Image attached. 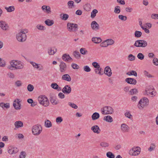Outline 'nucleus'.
Wrapping results in <instances>:
<instances>
[{"label": "nucleus", "mask_w": 158, "mask_h": 158, "mask_svg": "<svg viewBox=\"0 0 158 158\" xmlns=\"http://www.w3.org/2000/svg\"><path fill=\"white\" fill-rule=\"evenodd\" d=\"M137 57L139 59L143 60L144 59V56L142 53H139L137 54Z\"/></svg>", "instance_id": "nucleus-50"}, {"label": "nucleus", "mask_w": 158, "mask_h": 158, "mask_svg": "<svg viewBox=\"0 0 158 158\" xmlns=\"http://www.w3.org/2000/svg\"><path fill=\"white\" fill-rule=\"evenodd\" d=\"M73 54L74 57L77 59H79L81 57V55L79 52L76 51L74 52Z\"/></svg>", "instance_id": "nucleus-36"}, {"label": "nucleus", "mask_w": 158, "mask_h": 158, "mask_svg": "<svg viewBox=\"0 0 158 158\" xmlns=\"http://www.w3.org/2000/svg\"><path fill=\"white\" fill-rule=\"evenodd\" d=\"M18 151L19 150L16 147L13 146H9L8 148V152L10 155L16 154Z\"/></svg>", "instance_id": "nucleus-10"}, {"label": "nucleus", "mask_w": 158, "mask_h": 158, "mask_svg": "<svg viewBox=\"0 0 158 158\" xmlns=\"http://www.w3.org/2000/svg\"><path fill=\"white\" fill-rule=\"evenodd\" d=\"M6 66V62L1 58H0V67H4Z\"/></svg>", "instance_id": "nucleus-44"}, {"label": "nucleus", "mask_w": 158, "mask_h": 158, "mask_svg": "<svg viewBox=\"0 0 158 158\" xmlns=\"http://www.w3.org/2000/svg\"><path fill=\"white\" fill-rule=\"evenodd\" d=\"M106 40L108 45H112L114 43V41L111 39H108Z\"/></svg>", "instance_id": "nucleus-54"}, {"label": "nucleus", "mask_w": 158, "mask_h": 158, "mask_svg": "<svg viewBox=\"0 0 158 158\" xmlns=\"http://www.w3.org/2000/svg\"><path fill=\"white\" fill-rule=\"evenodd\" d=\"M100 117L99 114L97 112L94 113L91 116L92 119L93 120H95L98 119Z\"/></svg>", "instance_id": "nucleus-26"}, {"label": "nucleus", "mask_w": 158, "mask_h": 158, "mask_svg": "<svg viewBox=\"0 0 158 158\" xmlns=\"http://www.w3.org/2000/svg\"><path fill=\"white\" fill-rule=\"evenodd\" d=\"M147 42L144 40H136L134 45L137 47L145 48L147 45Z\"/></svg>", "instance_id": "nucleus-6"}, {"label": "nucleus", "mask_w": 158, "mask_h": 158, "mask_svg": "<svg viewBox=\"0 0 158 158\" xmlns=\"http://www.w3.org/2000/svg\"><path fill=\"white\" fill-rule=\"evenodd\" d=\"M44 126L46 127L49 128L52 126V124L49 120L47 119L45 121Z\"/></svg>", "instance_id": "nucleus-30"}, {"label": "nucleus", "mask_w": 158, "mask_h": 158, "mask_svg": "<svg viewBox=\"0 0 158 158\" xmlns=\"http://www.w3.org/2000/svg\"><path fill=\"white\" fill-rule=\"evenodd\" d=\"M98 12L96 9H94L91 13V17L92 18H94L96 15V14Z\"/></svg>", "instance_id": "nucleus-39"}, {"label": "nucleus", "mask_w": 158, "mask_h": 158, "mask_svg": "<svg viewBox=\"0 0 158 158\" xmlns=\"http://www.w3.org/2000/svg\"><path fill=\"white\" fill-rule=\"evenodd\" d=\"M17 61H18L13 60L10 62V64L12 66V67H13V68H15V69H16V66Z\"/></svg>", "instance_id": "nucleus-41"}, {"label": "nucleus", "mask_w": 158, "mask_h": 158, "mask_svg": "<svg viewBox=\"0 0 158 158\" xmlns=\"http://www.w3.org/2000/svg\"><path fill=\"white\" fill-rule=\"evenodd\" d=\"M107 41L106 40L101 43L100 44V46L102 47H106L108 46Z\"/></svg>", "instance_id": "nucleus-46"}, {"label": "nucleus", "mask_w": 158, "mask_h": 158, "mask_svg": "<svg viewBox=\"0 0 158 158\" xmlns=\"http://www.w3.org/2000/svg\"><path fill=\"white\" fill-rule=\"evenodd\" d=\"M0 27L4 31H8L9 28L7 23L3 20L0 21Z\"/></svg>", "instance_id": "nucleus-9"}, {"label": "nucleus", "mask_w": 158, "mask_h": 158, "mask_svg": "<svg viewBox=\"0 0 158 158\" xmlns=\"http://www.w3.org/2000/svg\"><path fill=\"white\" fill-rule=\"evenodd\" d=\"M100 145L101 147L104 148L108 147L109 146V144L108 143L104 142H101Z\"/></svg>", "instance_id": "nucleus-37"}, {"label": "nucleus", "mask_w": 158, "mask_h": 158, "mask_svg": "<svg viewBox=\"0 0 158 158\" xmlns=\"http://www.w3.org/2000/svg\"><path fill=\"white\" fill-rule=\"evenodd\" d=\"M60 70L61 73L65 72L67 69L66 64L64 62L61 61L59 65Z\"/></svg>", "instance_id": "nucleus-11"}, {"label": "nucleus", "mask_w": 158, "mask_h": 158, "mask_svg": "<svg viewBox=\"0 0 158 158\" xmlns=\"http://www.w3.org/2000/svg\"><path fill=\"white\" fill-rule=\"evenodd\" d=\"M106 156L109 158H114L115 156L111 152H108L106 153Z\"/></svg>", "instance_id": "nucleus-42"}, {"label": "nucleus", "mask_w": 158, "mask_h": 158, "mask_svg": "<svg viewBox=\"0 0 158 158\" xmlns=\"http://www.w3.org/2000/svg\"><path fill=\"white\" fill-rule=\"evenodd\" d=\"M92 42L96 44H99L102 41V40L100 37H94L92 39Z\"/></svg>", "instance_id": "nucleus-25"}, {"label": "nucleus", "mask_w": 158, "mask_h": 158, "mask_svg": "<svg viewBox=\"0 0 158 158\" xmlns=\"http://www.w3.org/2000/svg\"><path fill=\"white\" fill-rule=\"evenodd\" d=\"M50 100L53 105H56L58 103V101L56 100V97L54 96H50Z\"/></svg>", "instance_id": "nucleus-23"}, {"label": "nucleus", "mask_w": 158, "mask_h": 158, "mask_svg": "<svg viewBox=\"0 0 158 158\" xmlns=\"http://www.w3.org/2000/svg\"><path fill=\"white\" fill-rule=\"evenodd\" d=\"M0 106L3 108H6L7 109L9 108L10 105L9 103H5L3 102H1L0 103Z\"/></svg>", "instance_id": "nucleus-32"}, {"label": "nucleus", "mask_w": 158, "mask_h": 158, "mask_svg": "<svg viewBox=\"0 0 158 158\" xmlns=\"http://www.w3.org/2000/svg\"><path fill=\"white\" fill-rule=\"evenodd\" d=\"M91 130L94 133L97 134H99L101 132V130L98 125H94L91 128Z\"/></svg>", "instance_id": "nucleus-17"}, {"label": "nucleus", "mask_w": 158, "mask_h": 158, "mask_svg": "<svg viewBox=\"0 0 158 158\" xmlns=\"http://www.w3.org/2000/svg\"><path fill=\"white\" fill-rule=\"evenodd\" d=\"M5 9L7 10V12H10L14 11L15 10V7L14 6H10L8 7H5Z\"/></svg>", "instance_id": "nucleus-31"}, {"label": "nucleus", "mask_w": 158, "mask_h": 158, "mask_svg": "<svg viewBox=\"0 0 158 158\" xmlns=\"http://www.w3.org/2000/svg\"><path fill=\"white\" fill-rule=\"evenodd\" d=\"M36 27L37 29L40 30H44L45 29V27L41 25H38Z\"/></svg>", "instance_id": "nucleus-59"}, {"label": "nucleus", "mask_w": 158, "mask_h": 158, "mask_svg": "<svg viewBox=\"0 0 158 158\" xmlns=\"http://www.w3.org/2000/svg\"><path fill=\"white\" fill-rule=\"evenodd\" d=\"M143 73L144 75L147 77H152V76L151 74L149 73L147 71L145 70L143 72Z\"/></svg>", "instance_id": "nucleus-60"}, {"label": "nucleus", "mask_w": 158, "mask_h": 158, "mask_svg": "<svg viewBox=\"0 0 158 158\" xmlns=\"http://www.w3.org/2000/svg\"><path fill=\"white\" fill-rule=\"evenodd\" d=\"M30 63L33 65L34 68L37 69H39V66L38 64L33 61H30Z\"/></svg>", "instance_id": "nucleus-49"}, {"label": "nucleus", "mask_w": 158, "mask_h": 158, "mask_svg": "<svg viewBox=\"0 0 158 158\" xmlns=\"http://www.w3.org/2000/svg\"><path fill=\"white\" fill-rule=\"evenodd\" d=\"M34 89V87L32 85L30 84L28 85L27 86V89L28 91L31 92Z\"/></svg>", "instance_id": "nucleus-47"}, {"label": "nucleus", "mask_w": 158, "mask_h": 158, "mask_svg": "<svg viewBox=\"0 0 158 158\" xmlns=\"http://www.w3.org/2000/svg\"><path fill=\"white\" fill-rule=\"evenodd\" d=\"M114 12L116 14H119L120 12V7L119 6H117L114 8Z\"/></svg>", "instance_id": "nucleus-40"}, {"label": "nucleus", "mask_w": 158, "mask_h": 158, "mask_svg": "<svg viewBox=\"0 0 158 158\" xmlns=\"http://www.w3.org/2000/svg\"><path fill=\"white\" fill-rule=\"evenodd\" d=\"M22 83L20 81L18 80L16 81L15 82V85L17 87H19L22 85Z\"/></svg>", "instance_id": "nucleus-61"}, {"label": "nucleus", "mask_w": 158, "mask_h": 158, "mask_svg": "<svg viewBox=\"0 0 158 158\" xmlns=\"http://www.w3.org/2000/svg\"><path fill=\"white\" fill-rule=\"evenodd\" d=\"M104 72L105 74L109 77L111 76L112 74L111 69L109 66H106L105 68Z\"/></svg>", "instance_id": "nucleus-16"}, {"label": "nucleus", "mask_w": 158, "mask_h": 158, "mask_svg": "<svg viewBox=\"0 0 158 158\" xmlns=\"http://www.w3.org/2000/svg\"><path fill=\"white\" fill-rule=\"evenodd\" d=\"M91 27L92 28L95 30H97L99 29V26L98 23L95 21L91 22Z\"/></svg>", "instance_id": "nucleus-18"}, {"label": "nucleus", "mask_w": 158, "mask_h": 158, "mask_svg": "<svg viewBox=\"0 0 158 158\" xmlns=\"http://www.w3.org/2000/svg\"><path fill=\"white\" fill-rule=\"evenodd\" d=\"M38 100L40 104L44 106L47 107L49 105V101L45 96H39L38 97Z\"/></svg>", "instance_id": "nucleus-2"}, {"label": "nucleus", "mask_w": 158, "mask_h": 158, "mask_svg": "<svg viewBox=\"0 0 158 158\" xmlns=\"http://www.w3.org/2000/svg\"><path fill=\"white\" fill-rule=\"evenodd\" d=\"M42 9L48 14H50L51 12V8L49 6L44 5L42 7Z\"/></svg>", "instance_id": "nucleus-19"}, {"label": "nucleus", "mask_w": 158, "mask_h": 158, "mask_svg": "<svg viewBox=\"0 0 158 158\" xmlns=\"http://www.w3.org/2000/svg\"><path fill=\"white\" fill-rule=\"evenodd\" d=\"M153 63L154 65H158V59L156 58H154L153 60Z\"/></svg>", "instance_id": "nucleus-63"}, {"label": "nucleus", "mask_w": 158, "mask_h": 158, "mask_svg": "<svg viewBox=\"0 0 158 158\" xmlns=\"http://www.w3.org/2000/svg\"><path fill=\"white\" fill-rule=\"evenodd\" d=\"M121 129L123 132H127L129 131L130 127L127 124L123 123L121 125Z\"/></svg>", "instance_id": "nucleus-13"}, {"label": "nucleus", "mask_w": 158, "mask_h": 158, "mask_svg": "<svg viewBox=\"0 0 158 158\" xmlns=\"http://www.w3.org/2000/svg\"><path fill=\"white\" fill-rule=\"evenodd\" d=\"M45 23L48 26H51L54 23V22L52 20L47 19L44 21Z\"/></svg>", "instance_id": "nucleus-27"}, {"label": "nucleus", "mask_w": 158, "mask_h": 158, "mask_svg": "<svg viewBox=\"0 0 158 158\" xmlns=\"http://www.w3.org/2000/svg\"><path fill=\"white\" fill-rule=\"evenodd\" d=\"M62 19L64 20H67L69 18V15L67 14H62L60 15Z\"/></svg>", "instance_id": "nucleus-34"}, {"label": "nucleus", "mask_w": 158, "mask_h": 158, "mask_svg": "<svg viewBox=\"0 0 158 158\" xmlns=\"http://www.w3.org/2000/svg\"><path fill=\"white\" fill-rule=\"evenodd\" d=\"M92 65L95 68H99L100 67V65L96 62H94L92 63Z\"/></svg>", "instance_id": "nucleus-57"}, {"label": "nucleus", "mask_w": 158, "mask_h": 158, "mask_svg": "<svg viewBox=\"0 0 158 158\" xmlns=\"http://www.w3.org/2000/svg\"><path fill=\"white\" fill-rule=\"evenodd\" d=\"M48 53L50 55H53L56 52V49L53 48V49L50 48L48 49Z\"/></svg>", "instance_id": "nucleus-35"}, {"label": "nucleus", "mask_w": 158, "mask_h": 158, "mask_svg": "<svg viewBox=\"0 0 158 158\" xmlns=\"http://www.w3.org/2000/svg\"><path fill=\"white\" fill-rule=\"evenodd\" d=\"M140 148L139 147L132 148L129 151V154L131 156H137L140 152Z\"/></svg>", "instance_id": "nucleus-8"}, {"label": "nucleus", "mask_w": 158, "mask_h": 158, "mask_svg": "<svg viewBox=\"0 0 158 158\" xmlns=\"http://www.w3.org/2000/svg\"><path fill=\"white\" fill-rule=\"evenodd\" d=\"M125 81L128 83L133 85H135L137 83V81L135 79L131 78H127Z\"/></svg>", "instance_id": "nucleus-15"}, {"label": "nucleus", "mask_w": 158, "mask_h": 158, "mask_svg": "<svg viewBox=\"0 0 158 158\" xmlns=\"http://www.w3.org/2000/svg\"><path fill=\"white\" fill-rule=\"evenodd\" d=\"M142 35V33L140 31H136L135 32V37H140Z\"/></svg>", "instance_id": "nucleus-38"}, {"label": "nucleus", "mask_w": 158, "mask_h": 158, "mask_svg": "<svg viewBox=\"0 0 158 158\" xmlns=\"http://www.w3.org/2000/svg\"><path fill=\"white\" fill-rule=\"evenodd\" d=\"M63 121V119L61 117H58L56 119V121L57 123H60Z\"/></svg>", "instance_id": "nucleus-62"}, {"label": "nucleus", "mask_w": 158, "mask_h": 158, "mask_svg": "<svg viewBox=\"0 0 158 158\" xmlns=\"http://www.w3.org/2000/svg\"><path fill=\"white\" fill-rule=\"evenodd\" d=\"M91 6L89 4L87 3L83 6L84 9L86 11H89L91 9Z\"/></svg>", "instance_id": "nucleus-33"}, {"label": "nucleus", "mask_w": 158, "mask_h": 158, "mask_svg": "<svg viewBox=\"0 0 158 158\" xmlns=\"http://www.w3.org/2000/svg\"><path fill=\"white\" fill-rule=\"evenodd\" d=\"M68 104L69 106L74 109H77L78 107L77 106L73 103L69 102Z\"/></svg>", "instance_id": "nucleus-55"}, {"label": "nucleus", "mask_w": 158, "mask_h": 158, "mask_svg": "<svg viewBox=\"0 0 158 158\" xmlns=\"http://www.w3.org/2000/svg\"><path fill=\"white\" fill-rule=\"evenodd\" d=\"M67 27L70 31H76L78 28V26L77 24L68 23L67 24Z\"/></svg>", "instance_id": "nucleus-7"}, {"label": "nucleus", "mask_w": 158, "mask_h": 158, "mask_svg": "<svg viewBox=\"0 0 158 158\" xmlns=\"http://www.w3.org/2000/svg\"><path fill=\"white\" fill-rule=\"evenodd\" d=\"M83 69L85 71L87 72H89L91 71V69L87 65L84 66L83 67Z\"/></svg>", "instance_id": "nucleus-58"}, {"label": "nucleus", "mask_w": 158, "mask_h": 158, "mask_svg": "<svg viewBox=\"0 0 158 158\" xmlns=\"http://www.w3.org/2000/svg\"><path fill=\"white\" fill-rule=\"evenodd\" d=\"M62 80L68 81H70L71 80V77L68 74H65L63 75L62 77Z\"/></svg>", "instance_id": "nucleus-24"}, {"label": "nucleus", "mask_w": 158, "mask_h": 158, "mask_svg": "<svg viewBox=\"0 0 158 158\" xmlns=\"http://www.w3.org/2000/svg\"><path fill=\"white\" fill-rule=\"evenodd\" d=\"M26 156V152L24 151H22L20 153L19 158H25Z\"/></svg>", "instance_id": "nucleus-45"}, {"label": "nucleus", "mask_w": 158, "mask_h": 158, "mask_svg": "<svg viewBox=\"0 0 158 158\" xmlns=\"http://www.w3.org/2000/svg\"><path fill=\"white\" fill-rule=\"evenodd\" d=\"M71 66L74 69H78L79 68L78 65L75 63H72Z\"/></svg>", "instance_id": "nucleus-64"}, {"label": "nucleus", "mask_w": 158, "mask_h": 158, "mask_svg": "<svg viewBox=\"0 0 158 158\" xmlns=\"http://www.w3.org/2000/svg\"><path fill=\"white\" fill-rule=\"evenodd\" d=\"M150 88L146 89L145 90L146 94L148 95H150L152 97L154 96H155L156 94V92H154L151 89V91H149Z\"/></svg>", "instance_id": "nucleus-22"}, {"label": "nucleus", "mask_w": 158, "mask_h": 158, "mask_svg": "<svg viewBox=\"0 0 158 158\" xmlns=\"http://www.w3.org/2000/svg\"><path fill=\"white\" fill-rule=\"evenodd\" d=\"M20 101L19 99H17L15 100L13 103V106L16 110H20V109L21 104L20 103Z\"/></svg>", "instance_id": "nucleus-14"}, {"label": "nucleus", "mask_w": 158, "mask_h": 158, "mask_svg": "<svg viewBox=\"0 0 158 158\" xmlns=\"http://www.w3.org/2000/svg\"><path fill=\"white\" fill-rule=\"evenodd\" d=\"M148 103L149 100L148 98L144 97L139 101L138 104V108L140 109H142L145 106L148 105Z\"/></svg>", "instance_id": "nucleus-3"}, {"label": "nucleus", "mask_w": 158, "mask_h": 158, "mask_svg": "<svg viewBox=\"0 0 158 158\" xmlns=\"http://www.w3.org/2000/svg\"><path fill=\"white\" fill-rule=\"evenodd\" d=\"M62 92L65 94H69L71 91L70 86L68 85H66L62 90Z\"/></svg>", "instance_id": "nucleus-12"}, {"label": "nucleus", "mask_w": 158, "mask_h": 158, "mask_svg": "<svg viewBox=\"0 0 158 158\" xmlns=\"http://www.w3.org/2000/svg\"><path fill=\"white\" fill-rule=\"evenodd\" d=\"M28 32L27 29L21 30L19 33L16 35L18 40L20 42H23L26 40L27 38L26 34Z\"/></svg>", "instance_id": "nucleus-1"}, {"label": "nucleus", "mask_w": 158, "mask_h": 158, "mask_svg": "<svg viewBox=\"0 0 158 158\" xmlns=\"http://www.w3.org/2000/svg\"><path fill=\"white\" fill-rule=\"evenodd\" d=\"M15 69H22L23 68V65L20 61H18L17 62Z\"/></svg>", "instance_id": "nucleus-29"}, {"label": "nucleus", "mask_w": 158, "mask_h": 158, "mask_svg": "<svg viewBox=\"0 0 158 158\" xmlns=\"http://www.w3.org/2000/svg\"><path fill=\"white\" fill-rule=\"evenodd\" d=\"M62 58L63 60L66 62L68 61L69 60H72V58L70 56L66 53L64 54L63 55Z\"/></svg>", "instance_id": "nucleus-20"}, {"label": "nucleus", "mask_w": 158, "mask_h": 158, "mask_svg": "<svg viewBox=\"0 0 158 158\" xmlns=\"http://www.w3.org/2000/svg\"><path fill=\"white\" fill-rule=\"evenodd\" d=\"M14 125L15 127L14 129L15 130H16L17 128L22 127L23 125V122L20 121L15 122Z\"/></svg>", "instance_id": "nucleus-21"}, {"label": "nucleus", "mask_w": 158, "mask_h": 158, "mask_svg": "<svg viewBox=\"0 0 158 158\" xmlns=\"http://www.w3.org/2000/svg\"><path fill=\"white\" fill-rule=\"evenodd\" d=\"M51 86L55 89H57L59 88V86L57 83H52L51 85Z\"/></svg>", "instance_id": "nucleus-48"}, {"label": "nucleus", "mask_w": 158, "mask_h": 158, "mask_svg": "<svg viewBox=\"0 0 158 158\" xmlns=\"http://www.w3.org/2000/svg\"><path fill=\"white\" fill-rule=\"evenodd\" d=\"M118 18L122 20L125 21L127 19V17L125 16H123L122 15H120L118 16Z\"/></svg>", "instance_id": "nucleus-52"}, {"label": "nucleus", "mask_w": 158, "mask_h": 158, "mask_svg": "<svg viewBox=\"0 0 158 158\" xmlns=\"http://www.w3.org/2000/svg\"><path fill=\"white\" fill-rule=\"evenodd\" d=\"M103 120L109 123H111L113 121L112 117L109 115L105 116L103 118Z\"/></svg>", "instance_id": "nucleus-28"}, {"label": "nucleus", "mask_w": 158, "mask_h": 158, "mask_svg": "<svg viewBox=\"0 0 158 158\" xmlns=\"http://www.w3.org/2000/svg\"><path fill=\"white\" fill-rule=\"evenodd\" d=\"M135 57L134 56H133L131 54L129 55L128 56V60L131 61H133L135 60Z\"/></svg>", "instance_id": "nucleus-43"}, {"label": "nucleus", "mask_w": 158, "mask_h": 158, "mask_svg": "<svg viewBox=\"0 0 158 158\" xmlns=\"http://www.w3.org/2000/svg\"><path fill=\"white\" fill-rule=\"evenodd\" d=\"M42 130V128L40 125L34 126L32 129L33 134L35 135H38L40 134Z\"/></svg>", "instance_id": "nucleus-4"}, {"label": "nucleus", "mask_w": 158, "mask_h": 158, "mask_svg": "<svg viewBox=\"0 0 158 158\" xmlns=\"http://www.w3.org/2000/svg\"><path fill=\"white\" fill-rule=\"evenodd\" d=\"M80 53L83 55H85L87 53L88 51L85 50V48H82L80 49Z\"/></svg>", "instance_id": "nucleus-53"}, {"label": "nucleus", "mask_w": 158, "mask_h": 158, "mask_svg": "<svg viewBox=\"0 0 158 158\" xmlns=\"http://www.w3.org/2000/svg\"><path fill=\"white\" fill-rule=\"evenodd\" d=\"M138 92L137 90L136 89H131L130 91V94L132 95L135 94Z\"/></svg>", "instance_id": "nucleus-51"}, {"label": "nucleus", "mask_w": 158, "mask_h": 158, "mask_svg": "<svg viewBox=\"0 0 158 158\" xmlns=\"http://www.w3.org/2000/svg\"><path fill=\"white\" fill-rule=\"evenodd\" d=\"M94 70L95 72L96 73V74H98L99 75H102V74H101V71L102 70V68H96Z\"/></svg>", "instance_id": "nucleus-56"}, {"label": "nucleus", "mask_w": 158, "mask_h": 158, "mask_svg": "<svg viewBox=\"0 0 158 158\" xmlns=\"http://www.w3.org/2000/svg\"><path fill=\"white\" fill-rule=\"evenodd\" d=\"M101 112L103 114H111L114 112V109L110 106H104L101 109Z\"/></svg>", "instance_id": "nucleus-5"}]
</instances>
